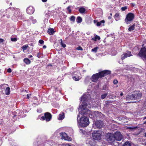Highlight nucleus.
Instances as JSON below:
<instances>
[{
  "mask_svg": "<svg viewBox=\"0 0 146 146\" xmlns=\"http://www.w3.org/2000/svg\"><path fill=\"white\" fill-rule=\"evenodd\" d=\"M90 97L88 93H86L83 95L81 99V105L79 106L78 110L80 113L84 114H88V115L91 118L96 117L100 118L102 114L98 111L92 112L88 110L87 108H90L92 106L90 103Z\"/></svg>",
  "mask_w": 146,
  "mask_h": 146,
  "instance_id": "1",
  "label": "nucleus"
},
{
  "mask_svg": "<svg viewBox=\"0 0 146 146\" xmlns=\"http://www.w3.org/2000/svg\"><path fill=\"white\" fill-rule=\"evenodd\" d=\"M79 113L83 115V116L80 118L79 122L78 120V122L79 123V127H85L87 126L89 124V121L88 118L85 116V115H88V114H84V113ZM79 117V115L78 114L77 115V120L78 119V118Z\"/></svg>",
  "mask_w": 146,
  "mask_h": 146,
  "instance_id": "2",
  "label": "nucleus"
},
{
  "mask_svg": "<svg viewBox=\"0 0 146 146\" xmlns=\"http://www.w3.org/2000/svg\"><path fill=\"white\" fill-rule=\"evenodd\" d=\"M111 73V72L109 70H105L98 73L93 74L91 78L92 82H97L99 78H100Z\"/></svg>",
  "mask_w": 146,
  "mask_h": 146,
  "instance_id": "3",
  "label": "nucleus"
},
{
  "mask_svg": "<svg viewBox=\"0 0 146 146\" xmlns=\"http://www.w3.org/2000/svg\"><path fill=\"white\" fill-rule=\"evenodd\" d=\"M101 132L100 131H94L92 133V136L94 139L98 140L100 139Z\"/></svg>",
  "mask_w": 146,
  "mask_h": 146,
  "instance_id": "4",
  "label": "nucleus"
},
{
  "mask_svg": "<svg viewBox=\"0 0 146 146\" xmlns=\"http://www.w3.org/2000/svg\"><path fill=\"white\" fill-rule=\"evenodd\" d=\"M134 18V15L132 13H128L126 15L125 19V22L127 24L130 23V22L133 21Z\"/></svg>",
  "mask_w": 146,
  "mask_h": 146,
  "instance_id": "5",
  "label": "nucleus"
},
{
  "mask_svg": "<svg viewBox=\"0 0 146 146\" xmlns=\"http://www.w3.org/2000/svg\"><path fill=\"white\" fill-rule=\"evenodd\" d=\"M138 55L143 60H146V48L143 47L141 48Z\"/></svg>",
  "mask_w": 146,
  "mask_h": 146,
  "instance_id": "6",
  "label": "nucleus"
},
{
  "mask_svg": "<svg viewBox=\"0 0 146 146\" xmlns=\"http://www.w3.org/2000/svg\"><path fill=\"white\" fill-rule=\"evenodd\" d=\"M60 135L62 139H64L65 140H67L68 141H70L72 140V139L68 137L65 133H60Z\"/></svg>",
  "mask_w": 146,
  "mask_h": 146,
  "instance_id": "7",
  "label": "nucleus"
},
{
  "mask_svg": "<svg viewBox=\"0 0 146 146\" xmlns=\"http://www.w3.org/2000/svg\"><path fill=\"white\" fill-rule=\"evenodd\" d=\"M113 135L115 139L117 141H120L122 138V135L119 132H115Z\"/></svg>",
  "mask_w": 146,
  "mask_h": 146,
  "instance_id": "8",
  "label": "nucleus"
},
{
  "mask_svg": "<svg viewBox=\"0 0 146 146\" xmlns=\"http://www.w3.org/2000/svg\"><path fill=\"white\" fill-rule=\"evenodd\" d=\"M132 56L131 52L130 51H127L126 52L124 53L122 55L121 58L122 60L126 58L127 57H130Z\"/></svg>",
  "mask_w": 146,
  "mask_h": 146,
  "instance_id": "9",
  "label": "nucleus"
},
{
  "mask_svg": "<svg viewBox=\"0 0 146 146\" xmlns=\"http://www.w3.org/2000/svg\"><path fill=\"white\" fill-rule=\"evenodd\" d=\"M134 100H139L141 98L142 94L140 92L136 91L135 93L133 94Z\"/></svg>",
  "mask_w": 146,
  "mask_h": 146,
  "instance_id": "10",
  "label": "nucleus"
},
{
  "mask_svg": "<svg viewBox=\"0 0 146 146\" xmlns=\"http://www.w3.org/2000/svg\"><path fill=\"white\" fill-rule=\"evenodd\" d=\"M45 120L46 121H50L52 117L51 115L48 112H46L44 114Z\"/></svg>",
  "mask_w": 146,
  "mask_h": 146,
  "instance_id": "11",
  "label": "nucleus"
},
{
  "mask_svg": "<svg viewBox=\"0 0 146 146\" xmlns=\"http://www.w3.org/2000/svg\"><path fill=\"white\" fill-rule=\"evenodd\" d=\"M107 141L110 143H111L113 142L115 139L114 135L110 134L109 135V137L107 139Z\"/></svg>",
  "mask_w": 146,
  "mask_h": 146,
  "instance_id": "12",
  "label": "nucleus"
},
{
  "mask_svg": "<svg viewBox=\"0 0 146 146\" xmlns=\"http://www.w3.org/2000/svg\"><path fill=\"white\" fill-rule=\"evenodd\" d=\"M27 11L29 14H31L34 13V9L33 7L30 6L27 9Z\"/></svg>",
  "mask_w": 146,
  "mask_h": 146,
  "instance_id": "13",
  "label": "nucleus"
},
{
  "mask_svg": "<svg viewBox=\"0 0 146 146\" xmlns=\"http://www.w3.org/2000/svg\"><path fill=\"white\" fill-rule=\"evenodd\" d=\"M95 125L97 127L101 128L102 126V122L100 120H98L95 122Z\"/></svg>",
  "mask_w": 146,
  "mask_h": 146,
  "instance_id": "14",
  "label": "nucleus"
},
{
  "mask_svg": "<svg viewBox=\"0 0 146 146\" xmlns=\"http://www.w3.org/2000/svg\"><path fill=\"white\" fill-rule=\"evenodd\" d=\"M133 96V94L128 95L126 97V99L127 100H134V98Z\"/></svg>",
  "mask_w": 146,
  "mask_h": 146,
  "instance_id": "15",
  "label": "nucleus"
},
{
  "mask_svg": "<svg viewBox=\"0 0 146 146\" xmlns=\"http://www.w3.org/2000/svg\"><path fill=\"white\" fill-rule=\"evenodd\" d=\"M105 23V21L104 20L101 21L100 22H98L96 23V25L97 26L99 27L101 25L104 26V24Z\"/></svg>",
  "mask_w": 146,
  "mask_h": 146,
  "instance_id": "16",
  "label": "nucleus"
},
{
  "mask_svg": "<svg viewBox=\"0 0 146 146\" xmlns=\"http://www.w3.org/2000/svg\"><path fill=\"white\" fill-rule=\"evenodd\" d=\"M73 79L75 81H77L80 80L82 77L80 76H74L72 77Z\"/></svg>",
  "mask_w": 146,
  "mask_h": 146,
  "instance_id": "17",
  "label": "nucleus"
},
{
  "mask_svg": "<svg viewBox=\"0 0 146 146\" xmlns=\"http://www.w3.org/2000/svg\"><path fill=\"white\" fill-rule=\"evenodd\" d=\"M10 88L9 87H6V88L5 90V93L6 95H8L10 94Z\"/></svg>",
  "mask_w": 146,
  "mask_h": 146,
  "instance_id": "18",
  "label": "nucleus"
},
{
  "mask_svg": "<svg viewBox=\"0 0 146 146\" xmlns=\"http://www.w3.org/2000/svg\"><path fill=\"white\" fill-rule=\"evenodd\" d=\"M54 32V29H53L51 28H49L48 31V33L50 35L53 34Z\"/></svg>",
  "mask_w": 146,
  "mask_h": 146,
  "instance_id": "19",
  "label": "nucleus"
},
{
  "mask_svg": "<svg viewBox=\"0 0 146 146\" xmlns=\"http://www.w3.org/2000/svg\"><path fill=\"white\" fill-rule=\"evenodd\" d=\"M79 11L80 13L83 14L85 13L86 11V9L85 8L83 7H82L79 8Z\"/></svg>",
  "mask_w": 146,
  "mask_h": 146,
  "instance_id": "20",
  "label": "nucleus"
},
{
  "mask_svg": "<svg viewBox=\"0 0 146 146\" xmlns=\"http://www.w3.org/2000/svg\"><path fill=\"white\" fill-rule=\"evenodd\" d=\"M64 118V114L63 113H62L59 115L58 119L59 120H62Z\"/></svg>",
  "mask_w": 146,
  "mask_h": 146,
  "instance_id": "21",
  "label": "nucleus"
},
{
  "mask_svg": "<svg viewBox=\"0 0 146 146\" xmlns=\"http://www.w3.org/2000/svg\"><path fill=\"white\" fill-rule=\"evenodd\" d=\"M24 62L27 64H29L31 63L30 60L28 58H25L24 59Z\"/></svg>",
  "mask_w": 146,
  "mask_h": 146,
  "instance_id": "22",
  "label": "nucleus"
},
{
  "mask_svg": "<svg viewBox=\"0 0 146 146\" xmlns=\"http://www.w3.org/2000/svg\"><path fill=\"white\" fill-rule=\"evenodd\" d=\"M89 143L90 144L91 146H95L96 145V143L95 141L92 140L91 139V141H88Z\"/></svg>",
  "mask_w": 146,
  "mask_h": 146,
  "instance_id": "23",
  "label": "nucleus"
},
{
  "mask_svg": "<svg viewBox=\"0 0 146 146\" xmlns=\"http://www.w3.org/2000/svg\"><path fill=\"white\" fill-rule=\"evenodd\" d=\"M82 21V18L80 17H78L76 19V22L77 23H80Z\"/></svg>",
  "mask_w": 146,
  "mask_h": 146,
  "instance_id": "24",
  "label": "nucleus"
},
{
  "mask_svg": "<svg viewBox=\"0 0 146 146\" xmlns=\"http://www.w3.org/2000/svg\"><path fill=\"white\" fill-rule=\"evenodd\" d=\"M115 20L116 21H117L119 19V18H120V16L119 15V14L118 13H116L115 15Z\"/></svg>",
  "mask_w": 146,
  "mask_h": 146,
  "instance_id": "25",
  "label": "nucleus"
},
{
  "mask_svg": "<svg viewBox=\"0 0 146 146\" xmlns=\"http://www.w3.org/2000/svg\"><path fill=\"white\" fill-rule=\"evenodd\" d=\"M135 26V25H133L131 26L128 29L129 31H130L133 30L134 29Z\"/></svg>",
  "mask_w": 146,
  "mask_h": 146,
  "instance_id": "26",
  "label": "nucleus"
},
{
  "mask_svg": "<svg viewBox=\"0 0 146 146\" xmlns=\"http://www.w3.org/2000/svg\"><path fill=\"white\" fill-rule=\"evenodd\" d=\"M28 47L29 46L27 45H25L22 46L21 48L24 51L26 50Z\"/></svg>",
  "mask_w": 146,
  "mask_h": 146,
  "instance_id": "27",
  "label": "nucleus"
},
{
  "mask_svg": "<svg viewBox=\"0 0 146 146\" xmlns=\"http://www.w3.org/2000/svg\"><path fill=\"white\" fill-rule=\"evenodd\" d=\"M9 12L10 13H13V10L11 9V8H9L7 9V10L6 11V13H8Z\"/></svg>",
  "mask_w": 146,
  "mask_h": 146,
  "instance_id": "28",
  "label": "nucleus"
},
{
  "mask_svg": "<svg viewBox=\"0 0 146 146\" xmlns=\"http://www.w3.org/2000/svg\"><path fill=\"white\" fill-rule=\"evenodd\" d=\"M123 146H131V145L129 142L126 141L124 143Z\"/></svg>",
  "mask_w": 146,
  "mask_h": 146,
  "instance_id": "29",
  "label": "nucleus"
},
{
  "mask_svg": "<svg viewBox=\"0 0 146 146\" xmlns=\"http://www.w3.org/2000/svg\"><path fill=\"white\" fill-rule=\"evenodd\" d=\"M98 49V47H96L92 49L91 51L92 52H96L97 50Z\"/></svg>",
  "mask_w": 146,
  "mask_h": 146,
  "instance_id": "30",
  "label": "nucleus"
},
{
  "mask_svg": "<svg viewBox=\"0 0 146 146\" xmlns=\"http://www.w3.org/2000/svg\"><path fill=\"white\" fill-rule=\"evenodd\" d=\"M107 94H107L106 93V94H104L102 95V96H101L102 99H104V98H105L107 96Z\"/></svg>",
  "mask_w": 146,
  "mask_h": 146,
  "instance_id": "31",
  "label": "nucleus"
},
{
  "mask_svg": "<svg viewBox=\"0 0 146 146\" xmlns=\"http://www.w3.org/2000/svg\"><path fill=\"white\" fill-rule=\"evenodd\" d=\"M75 19V17L74 16H72L70 18V20L71 21L74 22Z\"/></svg>",
  "mask_w": 146,
  "mask_h": 146,
  "instance_id": "32",
  "label": "nucleus"
},
{
  "mask_svg": "<svg viewBox=\"0 0 146 146\" xmlns=\"http://www.w3.org/2000/svg\"><path fill=\"white\" fill-rule=\"evenodd\" d=\"M137 127H128V129H130L131 130H133L137 128Z\"/></svg>",
  "mask_w": 146,
  "mask_h": 146,
  "instance_id": "33",
  "label": "nucleus"
},
{
  "mask_svg": "<svg viewBox=\"0 0 146 146\" xmlns=\"http://www.w3.org/2000/svg\"><path fill=\"white\" fill-rule=\"evenodd\" d=\"M95 37V39L96 40L98 39V40H100V37L98 36L97 35H95L94 36Z\"/></svg>",
  "mask_w": 146,
  "mask_h": 146,
  "instance_id": "34",
  "label": "nucleus"
},
{
  "mask_svg": "<svg viewBox=\"0 0 146 146\" xmlns=\"http://www.w3.org/2000/svg\"><path fill=\"white\" fill-rule=\"evenodd\" d=\"M11 40L12 41H14V42L17 41V38H11Z\"/></svg>",
  "mask_w": 146,
  "mask_h": 146,
  "instance_id": "35",
  "label": "nucleus"
},
{
  "mask_svg": "<svg viewBox=\"0 0 146 146\" xmlns=\"http://www.w3.org/2000/svg\"><path fill=\"white\" fill-rule=\"evenodd\" d=\"M42 109L41 108H39L37 110V111L38 113H40L42 112Z\"/></svg>",
  "mask_w": 146,
  "mask_h": 146,
  "instance_id": "36",
  "label": "nucleus"
},
{
  "mask_svg": "<svg viewBox=\"0 0 146 146\" xmlns=\"http://www.w3.org/2000/svg\"><path fill=\"white\" fill-rule=\"evenodd\" d=\"M60 44L64 48L66 46L65 44L63 42H60Z\"/></svg>",
  "mask_w": 146,
  "mask_h": 146,
  "instance_id": "37",
  "label": "nucleus"
},
{
  "mask_svg": "<svg viewBox=\"0 0 146 146\" xmlns=\"http://www.w3.org/2000/svg\"><path fill=\"white\" fill-rule=\"evenodd\" d=\"M67 9L68 11V12L69 13H70L71 11V10L70 9V6H68L67 8Z\"/></svg>",
  "mask_w": 146,
  "mask_h": 146,
  "instance_id": "38",
  "label": "nucleus"
},
{
  "mask_svg": "<svg viewBox=\"0 0 146 146\" xmlns=\"http://www.w3.org/2000/svg\"><path fill=\"white\" fill-rule=\"evenodd\" d=\"M127 9V7H124L121 8V10L122 11H124L126 9Z\"/></svg>",
  "mask_w": 146,
  "mask_h": 146,
  "instance_id": "39",
  "label": "nucleus"
},
{
  "mask_svg": "<svg viewBox=\"0 0 146 146\" xmlns=\"http://www.w3.org/2000/svg\"><path fill=\"white\" fill-rule=\"evenodd\" d=\"M76 49H77L78 50H82V48L81 46H79Z\"/></svg>",
  "mask_w": 146,
  "mask_h": 146,
  "instance_id": "40",
  "label": "nucleus"
},
{
  "mask_svg": "<svg viewBox=\"0 0 146 146\" xmlns=\"http://www.w3.org/2000/svg\"><path fill=\"white\" fill-rule=\"evenodd\" d=\"M41 53L39 52L38 53L37 56L38 58H40L41 57Z\"/></svg>",
  "mask_w": 146,
  "mask_h": 146,
  "instance_id": "41",
  "label": "nucleus"
},
{
  "mask_svg": "<svg viewBox=\"0 0 146 146\" xmlns=\"http://www.w3.org/2000/svg\"><path fill=\"white\" fill-rule=\"evenodd\" d=\"M39 43L40 44H42L43 43L44 41L42 40H40L39 41Z\"/></svg>",
  "mask_w": 146,
  "mask_h": 146,
  "instance_id": "42",
  "label": "nucleus"
},
{
  "mask_svg": "<svg viewBox=\"0 0 146 146\" xmlns=\"http://www.w3.org/2000/svg\"><path fill=\"white\" fill-rule=\"evenodd\" d=\"M62 146H72L68 144H63L62 145Z\"/></svg>",
  "mask_w": 146,
  "mask_h": 146,
  "instance_id": "43",
  "label": "nucleus"
},
{
  "mask_svg": "<svg viewBox=\"0 0 146 146\" xmlns=\"http://www.w3.org/2000/svg\"><path fill=\"white\" fill-rule=\"evenodd\" d=\"M45 116H42L40 118V120H44L45 119Z\"/></svg>",
  "mask_w": 146,
  "mask_h": 146,
  "instance_id": "44",
  "label": "nucleus"
},
{
  "mask_svg": "<svg viewBox=\"0 0 146 146\" xmlns=\"http://www.w3.org/2000/svg\"><path fill=\"white\" fill-rule=\"evenodd\" d=\"M12 70L11 68H9L7 70V72L9 73H11V72Z\"/></svg>",
  "mask_w": 146,
  "mask_h": 146,
  "instance_id": "45",
  "label": "nucleus"
},
{
  "mask_svg": "<svg viewBox=\"0 0 146 146\" xmlns=\"http://www.w3.org/2000/svg\"><path fill=\"white\" fill-rule=\"evenodd\" d=\"M113 83L114 84H116L117 83L118 81L116 80H113Z\"/></svg>",
  "mask_w": 146,
  "mask_h": 146,
  "instance_id": "46",
  "label": "nucleus"
},
{
  "mask_svg": "<svg viewBox=\"0 0 146 146\" xmlns=\"http://www.w3.org/2000/svg\"><path fill=\"white\" fill-rule=\"evenodd\" d=\"M4 40L2 38H0V43H2L4 41Z\"/></svg>",
  "mask_w": 146,
  "mask_h": 146,
  "instance_id": "47",
  "label": "nucleus"
},
{
  "mask_svg": "<svg viewBox=\"0 0 146 146\" xmlns=\"http://www.w3.org/2000/svg\"><path fill=\"white\" fill-rule=\"evenodd\" d=\"M31 94H27V98L28 99H29L30 97V96H31Z\"/></svg>",
  "mask_w": 146,
  "mask_h": 146,
  "instance_id": "48",
  "label": "nucleus"
},
{
  "mask_svg": "<svg viewBox=\"0 0 146 146\" xmlns=\"http://www.w3.org/2000/svg\"><path fill=\"white\" fill-rule=\"evenodd\" d=\"M7 86V85L4 84H3V85H1V87H6Z\"/></svg>",
  "mask_w": 146,
  "mask_h": 146,
  "instance_id": "49",
  "label": "nucleus"
},
{
  "mask_svg": "<svg viewBox=\"0 0 146 146\" xmlns=\"http://www.w3.org/2000/svg\"><path fill=\"white\" fill-rule=\"evenodd\" d=\"M36 19H34L32 21V22L33 23H35L36 22Z\"/></svg>",
  "mask_w": 146,
  "mask_h": 146,
  "instance_id": "50",
  "label": "nucleus"
},
{
  "mask_svg": "<svg viewBox=\"0 0 146 146\" xmlns=\"http://www.w3.org/2000/svg\"><path fill=\"white\" fill-rule=\"evenodd\" d=\"M98 21L97 20H94V23L96 24V23H97V22H98Z\"/></svg>",
  "mask_w": 146,
  "mask_h": 146,
  "instance_id": "51",
  "label": "nucleus"
},
{
  "mask_svg": "<svg viewBox=\"0 0 146 146\" xmlns=\"http://www.w3.org/2000/svg\"><path fill=\"white\" fill-rule=\"evenodd\" d=\"M95 39V37L94 38H92V40H94V41H96V39Z\"/></svg>",
  "mask_w": 146,
  "mask_h": 146,
  "instance_id": "52",
  "label": "nucleus"
},
{
  "mask_svg": "<svg viewBox=\"0 0 146 146\" xmlns=\"http://www.w3.org/2000/svg\"><path fill=\"white\" fill-rule=\"evenodd\" d=\"M42 1L43 2H45L47 1V0H42Z\"/></svg>",
  "mask_w": 146,
  "mask_h": 146,
  "instance_id": "53",
  "label": "nucleus"
},
{
  "mask_svg": "<svg viewBox=\"0 0 146 146\" xmlns=\"http://www.w3.org/2000/svg\"><path fill=\"white\" fill-rule=\"evenodd\" d=\"M46 46L45 45H44L43 46V48H46Z\"/></svg>",
  "mask_w": 146,
  "mask_h": 146,
  "instance_id": "54",
  "label": "nucleus"
},
{
  "mask_svg": "<svg viewBox=\"0 0 146 146\" xmlns=\"http://www.w3.org/2000/svg\"><path fill=\"white\" fill-rule=\"evenodd\" d=\"M146 119V116L144 117L143 118V120H144Z\"/></svg>",
  "mask_w": 146,
  "mask_h": 146,
  "instance_id": "55",
  "label": "nucleus"
},
{
  "mask_svg": "<svg viewBox=\"0 0 146 146\" xmlns=\"http://www.w3.org/2000/svg\"><path fill=\"white\" fill-rule=\"evenodd\" d=\"M123 93L122 92H121L120 94V95L121 96H122L123 95Z\"/></svg>",
  "mask_w": 146,
  "mask_h": 146,
  "instance_id": "56",
  "label": "nucleus"
},
{
  "mask_svg": "<svg viewBox=\"0 0 146 146\" xmlns=\"http://www.w3.org/2000/svg\"><path fill=\"white\" fill-rule=\"evenodd\" d=\"M139 133H137V134H133L134 135H139Z\"/></svg>",
  "mask_w": 146,
  "mask_h": 146,
  "instance_id": "57",
  "label": "nucleus"
},
{
  "mask_svg": "<svg viewBox=\"0 0 146 146\" xmlns=\"http://www.w3.org/2000/svg\"><path fill=\"white\" fill-rule=\"evenodd\" d=\"M108 19H111V16H109L108 17Z\"/></svg>",
  "mask_w": 146,
  "mask_h": 146,
  "instance_id": "58",
  "label": "nucleus"
},
{
  "mask_svg": "<svg viewBox=\"0 0 146 146\" xmlns=\"http://www.w3.org/2000/svg\"><path fill=\"white\" fill-rule=\"evenodd\" d=\"M33 57V56L31 55H29V58H31V57Z\"/></svg>",
  "mask_w": 146,
  "mask_h": 146,
  "instance_id": "59",
  "label": "nucleus"
},
{
  "mask_svg": "<svg viewBox=\"0 0 146 146\" xmlns=\"http://www.w3.org/2000/svg\"><path fill=\"white\" fill-rule=\"evenodd\" d=\"M143 124H146V120L145 121H144Z\"/></svg>",
  "mask_w": 146,
  "mask_h": 146,
  "instance_id": "60",
  "label": "nucleus"
},
{
  "mask_svg": "<svg viewBox=\"0 0 146 146\" xmlns=\"http://www.w3.org/2000/svg\"><path fill=\"white\" fill-rule=\"evenodd\" d=\"M119 63H120V64H122L123 62L121 61V62H120V61H119Z\"/></svg>",
  "mask_w": 146,
  "mask_h": 146,
  "instance_id": "61",
  "label": "nucleus"
},
{
  "mask_svg": "<svg viewBox=\"0 0 146 146\" xmlns=\"http://www.w3.org/2000/svg\"><path fill=\"white\" fill-rule=\"evenodd\" d=\"M60 41H61V42H63L62 40V39H60Z\"/></svg>",
  "mask_w": 146,
  "mask_h": 146,
  "instance_id": "62",
  "label": "nucleus"
},
{
  "mask_svg": "<svg viewBox=\"0 0 146 146\" xmlns=\"http://www.w3.org/2000/svg\"><path fill=\"white\" fill-rule=\"evenodd\" d=\"M145 136L146 137V132L145 133Z\"/></svg>",
  "mask_w": 146,
  "mask_h": 146,
  "instance_id": "63",
  "label": "nucleus"
},
{
  "mask_svg": "<svg viewBox=\"0 0 146 146\" xmlns=\"http://www.w3.org/2000/svg\"><path fill=\"white\" fill-rule=\"evenodd\" d=\"M110 15H111H111H112V13H110Z\"/></svg>",
  "mask_w": 146,
  "mask_h": 146,
  "instance_id": "64",
  "label": "nucleus"
}]
</instances>
